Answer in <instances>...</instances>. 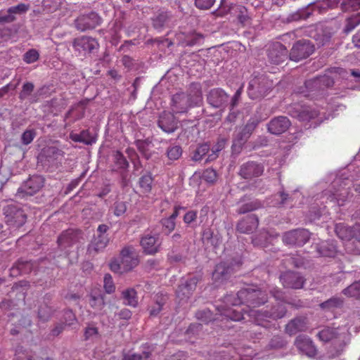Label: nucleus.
Masks as SVG:
<instances>
[{
  "label": "nucleus",
  "instance_id": "680f3d73",
  "mask_svg": "<svg viewBox=\"0 0 360 360\" xmlns=\"http://www.w3.org/2000/svg\"><path fill=\"white\" fill-rule=\"evenodd\" d=\"M30 8V5L26 4H19L16 6L10 8V12H12L13 15H22L25 13Z\"/></svg>",
  "mask_w": 360,
  "mask_h": 360
},
{
  "label": "nucleus",
  "instance_id": "aec40b11",
  "mask_svg": "<svg viewBox=\"0 0 360 360\" xmlns=\"http://www.w3.org/2000/svg\"><path fill=\"white\" fill-rule=\"evenodd\" d=\"M203 39L202 34L195 32L189 33L179 32L176 34L178 45L183 47L201 44Z\"/></svg>",
  "mask_w": 360,
  "mask_h": 360
},
{
  "label": "nucleus",
  "instance_id": "a18cd8bd",
  "mask_svg": "<svg viewBox=\"0 0 360 360\" xmlns=\"http://www.w3.org/2000/svg\"><path fill=\"white\" fill-rule=\"evenodd\" d=\"M210 146L207 143L200 144L193 152L192 160L200 161L209 152Z\"/></svg>",
  "mask_w": 360,
  "mask_h": 360
},
{
  "label": "nucleus",
  "instance_id": "6e6552de",
  "mask_svg": "<svg viewBox=\"0 0 360 360\" xmlns=\"http://www.w3.org/2000/svg\"><path fill=\"white\" fill-rule=\"evenodd\" d=\"M44 184V179L41 176H32L18 189L16 196L24 198L26 195H33L43 187Z\"/></svg>",
  "mask_w": 360,
  "mask_h": 360
},
{
  "label": "nucleus",
  "instance_id": "49530a36",
  "mask_svg": "<svg viewBox=\"0 0 360 360\" xmlns=\"http://www.w3.org/2000/svg\"><path fill=\"white\" fill-rule=\"evenodd\" d=\"M340 6L344 12L356 11L360 9V0H342Z\"/></svg>",
  "mask_w": 360,
  "mask_h": 360
},
{
  "label": "nucleus",
  "instance_id": "f03ea898",
  "mask_svg": "<svg viewBox=\"0 0 360 360\" xmlns=\"http://www.w3.org/2000/svg\"><path fill=\"white\" fill-rule=\"evenodd\" d=\"M202 101V91L199 84H191L188 94L181 92L172 98L171 108L174 113H184L190 108L198 105Z\"/></svg>",
  "mask_w": 360,
  "mask_h": 360
},
{
  "label": "nucleus",
  "instance_id": "69168bd1",
  "mask_svg": "<svg viewBox=\"0 0 360 360\" xmlns=\"http://www.w3.org/2000/svg\"><path fill=\"white\" fill-rule=\"evenodd\" d=\"M15 16L10 12V8L7 11H0V22L8 23L15 20Z\"/></svg>",
  "mask_w": 360,
  "mask_h": 360
},
{
  "label": "nucleus",
  "instance_id": "79ce46f5",
  "mask_svg": "<svg viewBox=\"0 0 360 360\" xmlns=\"http://www.w3.org/2000/svg\"><path fill=\"white\" fill-rule=\"evenodd\" d=\"M342 293L349 297L360 299V281H356L345 288Z\"/></svg>",
  "mask_w": 360,
  "mask_h": 360
},
{
  "label": "nucleus",
  "instance_id": "7ed1b4c3",
  "mask_svg": "<svg viewBox=\"0 0 360 360\" xmlns=\"http://www.w3.org/2000/svg\"><path fill=\"white\" fill-rule=\"evenodd\" d=\"M287 309L284 302H278L273 307L271 311H262L258 309H251L248 316V321L254 323L255 325L262 326L264 328L269 327V321L268 319L276 320L285 316Z\"/></svg>",
  "mask_w": 360,
  "mask_h": 360
},
{
  "label": "nucleus",
  "instance_id": "4c0bfd02",
  "mask_svg": "<svg viewBox=\"0 0 360 360\" xmlns=\"http://www.w3.org/2000/svg\"><path fill=\"white\" fill-rule=\"evenodd\" d=\"M273 236H271L268 231H263L259 232V234L255 236L252 238V242L255 246L260 248H267L271 243L269 240H271Z\"/></svg>",
  "mask_w": 360,
  "mask_h": 360
},
{
  "label": "nucleus",
  "instance_id": "0eeeda50",
  "mask_svg": "<svg viewBox=\"0 0 360 360\" xmlns=\"http://www.w3.org/2000/svg\"><path fill=\"white\" fill-rule=\"evenodd\" d=\"M5 219L7 224L11 227L20 228L27 220L24 211L13 205H8L4 208Z\"/></svg>",
  "mask_w": 360,
  "mask_h": 360
},
{
  "label": "nucleus",
  "instance_id": "412c9836",
  "mask_svg": "<svg viewBox=\"0 0 360 360\" xmlns=\"http://www.w3.org/2000/svg\"><path fill=\"white\" fill-rule=\"evenodd\" d=\"M291 123L285 116H278L272 119L267 124L268 131L275 135H278L286 131Z\"/></svg>",
  "mask_w": 360,
  "mask_h": 360
},
{
  "label": "nucleus",
  "instance_id": "423d86ee",
  "mask_svg": "<svg viewBox=\"0 0 360 360\" xmlns=\"http://www.w3.org/2000/svg\"><path fill=\"white\" fill-rule=\"evenodd\" d=\"M314 51V44L307 39H301L292 46L289 57L294 61H300L311 56Z\"/></svg>",
  "mask_w": 360,
  "mask_h": 360
},
{
  "label": "nucleus",
  "instance_id": "37998d69",
  "mask_svg": "<svg viewBox=\"0 0 360 360\" xmlns=\"http://www.w3.org/2000/svg\"><path fill=\"white\" fill-rule=\"evenodd\" d=\"M348 188H349V187H347V188L343 187L341 189H338V190L335 191L333 193V197H332L331 200H335L339 206L343 205L344 202L347 200V199L349 196V192L348 191Z\"/></svg>",
  "mask_w": 360,
  "mask_h": 360
},
{
  "label": "nucleus",
  "instance_id": "7c9ffc66",
  "mask_svg": "<svg viewBox=\"0 0 360 360\" xmlns=\"http://www.w3.org/2000/svg\"><path fill=\"white\" fill-rule=\"evenodd\" d=\"M32 264L28 261L18 260L10 269V275L16 277L22 274H28L32 271Z\"/></svg>",
  "mask_w": 360,
  "mask_h": 360
},
{
  "label": "nucleus",
  "instance_id": "4be33fe9",
  "mask_svg": "<svg viewBox=\"0 0 360 360\" xmlns=\"http://www.w3.org/2000/svg\"><path fill=\"white\" fill-rule=\"evenodd\" d=\"M295 345L302 353L310 357H314L317 354V349L312 340L305 335H298L295 341Z\"/></svg>",
  "mask_w": 360,
  "mask_h": 360
},
{
  "label": "nucleus",
  "instance_id": "393cba45",
  "mask_svg": "<svg viewBox=\"0 0 360 360\" xmlns=\"http://www.w3.org/2000/svg\"><path fill=\"white\" fill-rule=\"evenodd\" d=\"M259 225V219L255 214H250L240 220L236 226L237 231L249 234L255 231Z\"/></svg>",
  "mask_w": 360,
  "mask_h": 360
},
{
  "label": "nucleus",
  "instance_id": "f8f14e48",
  "mask_svg": "<svg viewBox=\"0 0 360 360\" xmlns=\"http://www.w3.org/2000/svg\"><path fill=\"white\" fill-rule=\"evenodd\" d=\"M82 238V233L79 230L68 229L61 233L58 238V245L62 250L71 248L80 242Z\"/></svg>",
  "mask_w": 360,
  "mask_h": 360
},
{
  "label": "nucleus",
  "instance_id": "a878e982",
  "mask_svg": "<svg viewBox=\"0 0 360 360\" xmlns=\"http://www.w3.org/2000/svg\"><path fill=\"white\" fill-rule=\"evenodd\" d=\"M308 327L307 319L304 316H298L288 322L285 326V332L290 335H293L299 332L307 330Z\"/></svg>",
  "mask_w": 360,
  "mask_h": 360
},
{
  "label": "nucleus",
  "instance_id": "8fccbe9b",
  "mask_svg": "<svg viewBox=\"0 0 360 360\" xmlns=\"http://www.w3.org/2000/svg\"><path fill=\"white\" fill-rule=\"evenodd\" d=\"M53 313L52 309L46 304L40 305L38 310L39 319L42 321H47Z\"/></svg>",
  "mask_w": 360,
  "mask_h": 360
},
{
  "label": "nucleus",
  "instance_id": "20e7f679",
  "mask_svg": "<svg viewBox=\"0 0 360 360\" xmlns=\"http://www.w3.org/2000/svg\"><path fill=\"white\" fill-rule=\"evenodd\" d=\"M272 87V81L266 76H255L249 82L248 94L251 99H261L269 93Z\"/></svg>",
  "mask_w": 360,
  "mask_h": 360
},
{
  "label": "nucleus",
  "instance_id": "9b49d317",
  "mask_svg": "<svg viewBox=\"0 0 360 360\" xmlns=\"http://www.w3.org/2000/svg\"><path fill=\"white\" fill-rule=\"evenodd\" d=\"M264 171L262 163L255 161H248L241 165L238 172L239 176L246 180H251L261 176Z\"/></svg>",
  "mask_w": 360,
  "mask_h": 360
},
{
  "label": "nucleus",
  "instance_id": "052dcab7",
  "mask_svg": "<svg viewBox=\"0 0 360 360\" xmlns=\"http://www.w3.org/2000/svg\"><path fill=\"white\" fill-rule=\"evenodd\" d=\"M217 177V172L211 168L206 169L202 174V179L205 181L213 184Z\"/></svg>",
  "mask_w": 360,
  "mask_h": 360
},
{
  "label": "nucleus",
  "instance_id": "9d476101",
  "mask_svg": "<svg viewBox=\"0 0 360 360\" xmlns=\"http://www.w3.org/2000/svg\"><path fill=\"white\" fill-rule=\"evenodd\" d=\"M310 238V233L304 229H298L285 232L283 236V241L287 245L302 246Z\"/></svg>",
  "mask_w": 360,
  "mask_h": 360
},
{
  "label": "nucleus",
  "instance_id": "58836bf2",
  "mask_svg": "<svg viewBox=\"0 0 360 360\" xmlns=\"http://www.w3.org/2000/svg\"><path fill=\"white\" fill-rule=\"evenodd\" d=\"M124 304L132 307L138 305L137 292L134 288H128L122 292Z\"/></svg>",
  "mask_w": 360,
  "mask_h": 360
},
{
  "label": "nucleus",
  "instance_id": "4468645a",
  "mask_svg": "<svg viewBox=\"0 0 360 360\" xmlns=\"http://www.w3.org/2000/svg\"><path fill=\"white\" fill-rule=\"evenodd\" d=\"M198 282V278L193 276L178 286L176 295L179 302H186L189 299L195 290Z\"/></svg>",
  "mask_w": 360,
  "mask_h": 360
},
{
  "label": "nucleus",
  "instance_id": "338daca9",
  "mask_svg": "<svg viewBox=\"0 0 360 360\" xmlns=\"http://www.w3.org/2000/svg\"><path fill=\"white\" fill-rule=\"evenodd\" d=\"M64 320L65 325L68 326H72L77 322L75 314L70 309L64 311Z\"/></svg>",
  "mask_w": 360,
  "mask_h": 360
},
{
  "label": "nucleus",
  "instance_id": "e433bc0d",
  "mask_svg": "<svg viewBox=\"0 0 360 360\" xmlns=\"http://www.w3.org/2000/svg\"><path fill=\"white\" fill-rule=\"evenodd\" d=\"M318 338L323 342H329L334 339H340L341 334L335 328H326L317 334Z\"/></svg>",
  "mask_w": 360,
  "mask_h": 360
},
{
  "label": "nucleus",
  "instance_id": "603ef678",
  "mask_svg": "<svg viewBox=\"0 0 360 360\" xmlns=\"http://www.w3.org/2000/svg\"><path fill=\"white\" fill-rule=\"evenodd\" d=\"M343 303V300L341 298L339 297H332L329 300H328L326 302H322L320 304V307L322 309H330L333 308H336L342 306Z\"/></svg>",
  "mask_w": 360,
  "mask_h": 360
},
{
  "label": "nucleus",
  "instance_id": "a211bd4d",
  "mask_svg": "<svg viewBox=\"0 0 360 360\" xmlns=\"http://www.w3.org/2000/svg\"><path fill=\"white\" fill-rule=\"evenodd\" d=\"M120 257L122 272L130 271L139 264V259L130 247L124 248L120 252Z\"/></svg>",
  "mask_w": 360,
  "mask_h": 360
},
{
  "label": "nucleus",
  "instance_id": "6e6d98bb",
  "mask_svg": "<svg viewBox=\"0 0 360 360\" xmlns=\"http://www.w3.org/2000/svg\"><path fill=\"white\" fill-rule=\"evenodd\" d=\"M36 136L35 129H26L21 136V142L23 145L27 146L32 142Z\"/></svg>",
  "mask_w": 360,
  "mask_h": 360
},
{
  "label": "nucleus",
  "instance_id": "864d4df0",
  "mask_svg": "<svg viewBox=\"0 0 360 360\" xmlns=\"http://www.w3.org/2000/svg\"><path fill=\"white\" fill-rule=\"evenodd\" d=\"M161 224L162 226L164 232L167 235L171 233L174 230L176 226L175 220L169 217L162 219Z\"/></svg>",
  "mask_w": 360,
  "mask_h": 360
},
{
  "label": "nucleus",
  "instance_id": "5701e85b",
  "mask_svg": "<svg viewBox=\"0 0 360 360\" xmlns=\"http://www.w3.org/2000/svg\"><path fill=\"white\" fill-rule=\"evenodd\" d=\"M326 5L325 2L309 4L307 8L300 10L292 15V19L295 20H306L316 11L318 13H322L326 11Z\"/></svg>",
  "mask_w": 360,
  "mask_h": 360
},
{
  "label": "nucleus",
  "instance_id": "1a4fd4ad",
  "mask_svg": "<svg viewBox=\"0 0 360 360\" xmlns=\"http://www.w3.org/2000/svg\"><path fill=\"white\" fill-rule=\"evenodd\" d=\"M102 23V18L96 12H90L78 16L75 20V26L77 30L84 32L93 30Z\"/></svg>",
  "mask_w": 360,
  "mask_h": 360
},
{
  "label": "nucleus",
  "instance_id": "3c124183",
  "mask_svg": "<svg viewBox=\"0 0 360 360\" xmlns=\"http://www.w3.org/2000/svg\"><path fill=\"white\" fill-rule=\"evenodd\" d=\"M39 58V53L34 49H31L23 55V60L27 64H31L37 61Z\"/></svg>",
  "mask_w": 360,
  "mask_h": 360
},
{
  "label": "nucleus",
  "instance_id": "c85d7f7f",
  "mask_svg": "<svg viewBox=\"0 0 360 360\" xmlns=\"http://www.w3.org/2000/svg\"><path fill=\"white\" fill-rule=\"evenodd\" d=\"M89 304L96 311H101L104 308L105 303L104 295L99 289L92 290L89 295Z\"/></svg>",
  "mask_w": 360,
  "mask_h": 360
},
{
  "label": "nucleus",
  "instance_id": "72a5a7b5",
  "mask_svg": "<svg viewBox=\"0 0 360 360\" xmlns=\"http://www.w3.org/2000/svg\"><path fill=\"white\" fill-rule=\"evenodd\" d=\"M70 139L75 142L83 143L86 145H91L96 142L89 130H82L79 134L70 133Z\"/></svg>",
  "mask_w": 360,
  "mask_h": 360
},
{
  "label": "nucleus",
  "instance_id": "0e129e2a",
  "mask_svg": "<svg viewBox=\"0 0 360 360\" xmlns=\"http://www.w3.org/2000/svg\"><path fill=\"white\" fill-rule=\"evenodd\" d=\"M98 335V329L94 326H88L84 330V339L86 340L96 338Z\"/></svg>",
  "mask_w": 360,
  "mask_h": 360
},
{
  "label": "nucleus",
  "instance_id": "6ab92c4d",
  "mask_svg": "<svg viewBox=\"0 0 360 360\" xmlns=\"http://www.w3.org/2000/svg\"><path fill=\"white\" fill-rule=\"evenodd\" d=\"M287 58L288 50L279 42L274 44L268 50V58L273 64H281L284 62Z\"/></svg>",
  "mask_w": 360,
  "mask_h": 360
},
{
  "label": "nucleus",
  "instance_id": "5fc2aeb1",
  "mask_svg": "<svg viewBox=\"0 0 360 360\" xmlns=\"http://www.w3.org/2000/svg\"><path fill=\"white\" fill-rule=\"evenodd\" d=\"M114 162L115 165L120 169H126L129 166V162H127L126 158L120 151H116L114 155Z\"/></svg>",
  "mask_w": 360,
  "mask_h": 360
},
{
  "label": "nucleus",
  "instance_id": "ddd939ff",
  "mask_svg": "<svg viewBox=\"0 0 360 360\" xmlns=\"http://www.w3.org/2000/svg\"><path fill=\"white\" fill-rule=\"evenodd\" d=\"M280 280L285 288L301 289L305 283V278L298 272L288 271L282 273Z\"/></svg>",
  "mask_w": 360,
  "mask_h": 360
},
{
  "label": "nucleus",
  "instance_id": "f257e3e1",
  "mask_svg": "<svg viewBox=\"0 0 360 360\" xmlns=\"http://www.w3.org/2000/svg\"><path fill=\"white\" fill-rule=\"evenodd\" d=\"M266 302V290H262L255 286L248 287L239 290L236 296L229 295L224 297L223 302L227 304L228 308L221 307V314L234 321L245 320L246 316L248 317V321L250 310L255 309V307Z\"/></svg>",
  "mask_w": 360,
  "mask_h": 360
},
{
  "label": "nucleus",
  "instance_id": "39448f33",
  "mask_svg": "<svg viewBox=\"0 0 360 360\" xmlns=\"http://www.w3.org/2000/svg\"><path fill=\"white\" fill-rule=\"evenodd\" d=\"M72 46L75 51L83 55L94 53L99 49L98 41L89 36H81L74 39Z\"/></svg>",
  "mask_w": 360,
  "mask_h": 360
},
{
  "label": "nucleus",
  "instance_id": "774afa93",
  "mask_svg": "<svg viewBox=\"0 0 360 360\" xmlns=\"http://www.w3.org/2000/svg\"><path fill=\"white\" fill-rule=\"evenodd\" d=\"M127 206L124 202H116L114 207V214L120 217L125 213Z\"/></svg>",
  "mask_w": 360,
  "mask_h": 360
},
{
  "label": "nucleus",
  "instance_id": "2eb2a0df",
  "mask_svg": "<svg viewBox=\"0 0 360 360\" xmlns=\"http://www.w3.org/2000/svg\"><path fill=\"white\" fill-rule=\"evenodd\" d=\"M221 307L227 309L228 306L226 304H220L217 306V309L218 311V314H216L217 317H213L212 313L210 309H205L202 310H198L195 314V317L197 319L201 321L203 323H207L210 321H224L230 320L229 318L226 317L224 314H221Z\"/></svg>",
  "mask_w": 360,
  "mask_h": 360
},
{
  "label": "nucleus",
  "instance_id": "c756f323",
  "mask_svg": "<svg viewBox=\"0 0 360 360\" xmlns=\"http://www.w3.org/2000/svg\"><path fill=\"white\" fill-rule=\"evenodd\" d=\"M109 242V238L108 235L98 234L96 237L94 238L91 244L89 245L88 251L90 254L97 253L107 246Z\"/></svg>",
  "mask_w": 360,
  "mask_h": 360
},
{
  "label": "nucleus",
  "instance_id": "2f4dec72",
  "mask_svg": "<svg viewBox=\"0 0 360 360\" xmlns=\"http://www.w3.org/2000/svg\"><path fill=\"white\" fill-rule=\"evenodd\" d=\"M318 254L321 257H333L336 255V248L327 241H321L315 246Z\"/></svg>",
  "mask_w": 360,
  "mask_h": 360
},
{
  "label": "nucleus",
  "instance_id": "bf43d9fd",
  "mask_svg": "<svg viewBox=\"0 0 360 360\" xmlns=\"http://www.w3.org/2000/svg\"><path fill=\"white\" fill-rule=\"evenodd\" d=\"M167 154L169 160H176L182 155V148L179 146H171L167 149Z\"/></svg>",
  "mask_w": 360,
  "mask_h": 360
},
{
  "label": "nucleus",
  "instance_id": "f3484780",
  "mask_svg": "<svg viewBox=\"0 0 360 360\" xmlns=\"http://www.w3.org/2000/svg\"><path fill=\"white\" fill-rule=\"evenodd\" d=\"M292 117L297 118L301 122H309L319 116V111L309 106L300 107L295 105L292 110L290 111Z\"/></svg>",
  "mask_w": 360,
  "mask_h": 360
},
{
  "label": "nucleus",
  "instance_id": "b1692460",
  "mask_svg": "<svg viewBox=\"0 0 360 360\" xmlns=\"http://www.w3.org/2000/svg\"><path fill=\"white\" fill-rule=\"evenodd\" d=\"M228 94L221 89H212L207 95V102L214 108H221L228 101Z\"/></svg>",
  "mask_w": 360,
  "mask_h": 360
},
{
  "label": "nucleus",
  "instance_id": "a19ab883",
  "mask_svg": "<svg viewBox=\"0 0 360 360\" xmlns=\"http://www.w3.org/2000/svg\"><path fill=\"white\" fill-rule=\"evenodd\" d=\"M235 11L236 13V18L242 26H245L250 23L251 18L249 16L248 10L245 6L240 5L236 6Z\"/></svg>",
  "mask_w": 360,
  "mask_h": 360
},
{
  "label": "nucleus",
  "instance_id": "f704fd0d",
  "mask_svg": "<svg viewBox=\"0 0 360 360\" xmlns=\"http://www.w3.org/2000/svg\"><path fill=\"white\" fill-rule=\"evenodd\" d=\"M167 300V297L162 293L157 294L155 297V304L149 307V314L152 316H157L162 309V307L165 305Z\"/></svg>",
  "mask_w": 360,
  "mask_h": 360
},
{
  "label": "nucleus",
  "instance_id": "e2e57ef3",
  "mask_svg": "<svg viewBox=\"0 0 360 360\" xmlns=\"http://www.w3.org/2000/svg\"><path fill=\"white\" fill-rule=\"evenodd\" d=\"M104 288L107 293H112L115 290V286L114 285L112 278L110 274H106L104 276Z\"/></svg>",
  "mask_w": 360,
  "mask_h": 360
},
{
  "label": "nucleus",
  "instance_id": "dca6fc26",
  "mask_svg": "<svg viewBox=\"0 0 360 360\" xmlns=\"http://www.w3.org/2000/svg\"><path fill=\"white\" fill-rule=\"evenodd\" d=\"M179 122L173 113L164 111L160 114L158 125L165 132L171 134L178 129Z\"/></svg>",
  "mask_w": 360,
  "mask_h": 360
},
{
  "label": "nucleus",
  "instance_id": "de8ad7c7",
  "mask_svg": "<svg viewBox=\"0 0 360 360\" xmlns=\"http://www.w3.org/2000/svg\"><path fill=\"white\" fill-rule=\"evenodd\" d=\"M153 178L150 174L143 175L139 179V186L141 188V191L144 193H148L152 189Z\"/></svg>",
  "mask_w": 360,
  "mask_h": 360
},
{
  "label": "nucleus",
  "instance_id": "bb28decb",
  "mask_svg": "<svg viewBox=\"0 0 360 360\" xmlns=\"http://www.w3.org/2000/svg\"><path fill=\"white\" fill-rule=\"evenodd\" d=\"M141 245L147 255H154L159 251L160 244L158 238L155 236L146 235L142 237Z\"/></svg>",
  "mask_w": 360,
  "mask_h": 360
},
{
  "label": "nucleus",
  "instance_id": "473e14b6",
  "mask_svg": "<svg viewBox=\"0 0 360 360\" xmlns=\"http://www.w3.org/2000/svg\"><path fill=\"white\" fill-rule=\"evenodd\" d=\"M258 124V122L255 120H250L243 127L241 132L237 136V140L240 144L244 143L252 134Z\"/></svg>",
  "mask_w": 360,
  "mask_h": 360
},
{
  "label": "nucleus",
  "instance_id": "13d9d810",
  "mask_svg": "<svg viewBox=\"0 0 360 360\" xmlns=\"http://www.w3.org/2000/svg\"><path fill=\"white\" fill-rule=\"evenodd\" d=\"M262 207V204L259 201H253L243 205L238 210L240 214H245L255 210H257Z\"/></svg>",
  "mask_w": 360,
  "mask_h": 360
},
{
  "label": "nucleus",
  "instance_id": "ea45409f",
  "mask_svg": "<svg viewBox=\"0 0 360 360\" xmlns=\"http://www.w3.org/2000/svg\"><path fill=\"white\" fill-rule=\"evenodd\" d=\"M360 25V12L353 14L345 19L343 32L349 34Z\"/></svg>",
  "mask_w": 360,
  "mask_h": 360
},
{
  "label": "nucleus",
  "instance_id": "cd10ccee",
  "mask_svg": "<svg viewBox=\"0 0 360 360\" xmlns=\"http://www.w3.org/2000/svg\"><path fill=\"white\" fill-rule=\"evenodd\" d=\"M231 271V268L226 262H220L216 265L212 273V279L215 283H222L229 278Z\"/></svg>",
  "mask_w": 360,
  "mask_h": 360
},
{
  "label": "nucleus",
  "instance_id": "c03bdc74",
  "mask_svg": "<svg viewBox=\"0 0 360 360\" xmlns=\"http://www.w3.org/2000/svg\"><path fill=\"white\" fill-rule=\"evenodd\" d=\"M352 244L354 245L355 248L351 251L356 255H360V225L355 224L354 226L353 233L352 237Z\"/></svg>",
  "mask_w": 360,
  "mask_h": 360
},
{
  "label": "nucleus",
  "instance_id": "4d7b16f0",
  "mask_svg": "<svg viewBox=\"0 0 360 360\" xmlns=\"http://www.w3.org/2000/svg\"><path fill=\"white\" fill-rule=\"evenodd\" d=\"M34 85L33 83L27 82H25L22 87V90L19 94V98L21 101L26 99L28 96L31 95L32 91H34Z\"/></svg>",
  "mask_w": 360,
  "mask_h": 360
},
{
  "label": "nucleus",
  "instance_id": "09e8293b",
  "mask_svg": "<svg viewBox=\"0 0 360 360\" xmlns=\"http://www.w3.org/2000/svg\"><path fill=\"white\" fill-rule=\"evenodd\" d=\"M168 18L167 12L160 11L152 19L153 25L155 29H162Z\"/></svg>",
  "mask_w": 360,
  "mask_h": 360
},
{
  "label": "nucleus",
  "instance_id": "c9c22d12",
  "mask_svg": "<svg viewBox=\"0 0 360 360\" xmlns=\"http://www.w3.org/2000/svg\"><path fill=\"white\" fill-rule=\"evenodd\" d=\"M353 229L354 226L349 227L341 223L336 224L335 228V233L340 238L348 240L349 243L347 245L351 243Z\"/></svg>",
  "mask_w": 360,
  "mask_h": 360
}]
</instances>
